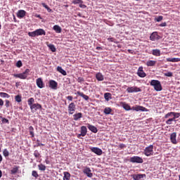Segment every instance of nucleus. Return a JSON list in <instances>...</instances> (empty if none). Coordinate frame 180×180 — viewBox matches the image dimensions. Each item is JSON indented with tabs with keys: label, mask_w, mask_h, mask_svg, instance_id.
<instances>
[{
	"label": "nucleus",
	"mask_w": 180,
	"mask_h": 180,
	"mask_svg": "<svg viewBox=\"0 0 180 180\" xmlns=\"http://www.w3.org/2000/svg\"><path fill=\"white\" fill-rule=\"evenodd\" d=\"M137 75L140 77V78H145V77H147V74L144 72V70H143V67H139L137 72Z\"/></svg>",
	"instance_id": "nucleus-12"
},
{
	"label": "nucleus",
	"mask_w": 180,
	"mask_h": 180,
	"mask_svg": "<svg viewBox=\"0 0 180 180\" xmlns=\"http://www.w3.org/2000/svg\"><path fill=\"white\" fill-rule=\"evenodd\" d=\"M156 63L157 62L155 60H149L146 63V65L148 67H154V65H155Z\"/></svg>",
	"instance_id": "nucleus-30"
},
{
	"label": "nucleus",
	"mask_w": 180,
	"mask_h": 180,
	"mask_svg": "<svg viewBox=\"0 0 180 180\" xmlns=\"http://www.w3.org/2000/svg\"><path fill=\"white\" fill-rule=\"evenodd\" d=\"M17 16L20 18L22 19V18H25L26 16V11L24 10H20L17 13Z\"/></svg>",
	"instance_id": "nucleus-17"
},
{
	"label": "nucleus",
	"mask_w": 180,
	"mask_h": 180,
	"mask_svg": "<svg viewBox=\"0 0 180 180\" xmlns=\"http://www.w3.org/2000/svg\"><path fill=\"white\" fill-rule=\"evenodd\" d=\"M108 41H111L112 43H116V39L113 37L108 38Z\"/></svg>",
	"instance_id": "nucleus-52"
},
{
	"label": "nucleus",
	"mask_w": 180,
	"mask_h": 180,
	"mask_svg": "<svg viewBox=\"0 0 180 180\" xmlns=\"http://www.w3.org/2000/svg\"><path fill=\"white\" fill-rule=\"evenodd\" d=\"M32 175L34 178H39V174L37 173V172L36 170H34L32 172Z\"/></svg>",
	"instance_id": "nucleus-47"
},
{
	"label": "nucleus",
	"mask_w": 180,
	"mask_h": 180,
	"mask_svg": "<svg viewBox=\"0 0 180 180\" xmlns=\"http://www.w3.org/2000/svg\"><path fill=\"white\" fill-rule=\"evenodd\" d=\"M160 27H165L167 26V22H162L160 25Z\"/></svg>",
	"instance_id": "nucleus-59"
},
{
	"label": "nucleus",
	"mask_w": 180,
	"mask_h": 180,
	"mask_svg": "<svg viewBox=\"0 0 180 180\" xmlns=\"http://www.w3.org/2000/svg\"><path fill=\"white\" fill-rule=\"evenodd\" d=\"M38 168H39V171H46V165H44L43 164L39 165Z\"/></svg>",
	"instance_id": "nucleus-38"
},
{
	"label": "nucleus",
	"mask_w": 180,
	"mask_h": 180,
	"mask_svg": "<svg viewBox=\"0 0 180 180\" xmlns=\"http://www.w3.org/2000/svg\"><path fill=\"white\" fill-rule=\"evenodd\" d=\"M11 101H9V100L6 99L5 100V106L6 108H9V106H11Z\"/></svg>",
	"instance_id": "nucleus-49"
},
{
	"label": "nucleus",
	"mask_w": 180,
	"mask_h": 180,
	"mask_svg": "<svg viewBox=\"0 0 180 180\" xmlns=\"http://www.w3.org/2000/svg\"><path fill=\"white\" fill-rule=\"evenodd\" d=\"M27 103L30 105V108L34 104V98H30L27 100Z\"/></svg>",
	"instance_id": "nucleus-36"
},
{
	"label": "nucleus",
	"mask_w": 180,
	"mask_h": 180,
	"mask_svg": "<svg viewBox=\"0 0 180 180\" xmlns=\"http://www.w3.org/2000/svg\"><path fill=\"white\" fill-rule=\"evenodd\" d=\"M57 86H58L57 82L54 80L49 81V88H51V89H57Z\"/></svg>",
	"instance_id": "nucleus-15"
},
{
	"label": "nucleus",
	"mask_w": 180,
	"mask_h": 180,
	"mask_svg": "<svg viewBox=\"0 0 180 180\" xmlns=\"http://www.w3.org/2000/svg\"><path fill=\"white\" fill-rule=\"evenodd\" d=\"M103 112L105 115H110V113H112V108L107 107L104 109Z\"/></svg>",
	"instance_id": "nucleus-33"
},
{
	"label": "nucleus",
	"mask_w": 180,
	"mask_h": 180,
	"mask_svg": "<svg viewBox=\"0 0 180 180\" xmlns=\"http://www.w3.org/2000/svg\"><path fill=\"white\" fill-rule=\"evenodd\" d=\"M72 4H74V5H77L78 4H84V1L82 0H73L72 1Z\"/></svg>",
	"instance_id": "nucleus-41"
},
{
	"label": "nucleus",
	"mask_w": 180,
	"mask_h": 180,
	"mask_svg": "<svg viewBox=\"0 0 180 180\" xmlns=\"http://www.w3.org/2000/svg\"><path fill=\"white\" fill-rule=\"evenodd\" d=\"M22 65H23V64L22 63V60H18L16 63V67H18V68H20V67H22Z\"/></svg>",
	"instance_id": "nucleus-51"
},
{
	"label": "nucleus",
	"mask_w": 180,
	"mask_h": 180,
	"mask_svg": "<svg viewBox=\"0 0 180 180\" xmlns=\"http://www.w3.org/2000/svg\"><path fill=\"white\" fill-rule=\"evenodd\" d=\"M127 92H128V94H133L134 92H141V89L137 86L128 87L127 89Z\"/></svg>",
	"instance_id": "nucleus-6"
},
{
	"label": "nucleus",
	"mask_w": 180,
	"mask_h": 180,
	"mask_svg": "<svg viewBox=\"0 0 180 180\" xmlns=\"http://www.w3.org/2000/svg\"><path fill=\"white\" fill-rule=\"evenodd\" d=\"M53 30H55L56 33H61V27L59 25H54Z\"/></svg>",
	"instance_id": "nucleus-32"
},
{
	"label": "nucleus",
	"mask_w": 180,
	"mask_h": 180,
	"mask_svg": "<svg viewBox=\"0 0 180 180\" xmlns=\"http://www.w3.org/2000/svg\"><path fill=\"white\" fill-rule=\"evenodd\" d=\"M166 61L168 63H179L180 58H167Z\"/></svg>",
	"instance_id": "nucleus-20"
},
{
	"label": "nucleus",
	"mask_w": 180,
	"mask_h": 180,
	"mask_svg": "<svg viewBox=\"0 0 180 180\" xmlns=\"http://www.w3.org/2000/svg\"><path fill=\"white\" fill-rule=\"evenodd\" d=\"M170 140L172 144H177L178 141H176V132H173L170 135Z\"/></svg>",
	"instance_id": "nucleus-14"
},
{
	"label": "nucleus",
	"mask_w": 180,
	"mask_h": 180,
	"mask_svg": "<svg viewBox=\"0 0 180 180\" xmlns=\"http://www.w3.org/2000/svg\"><path fill=\"white\" fill-rule=\"evenodd\" d=\"M37 144L38 146H44V144L41 143L39 139L37 140Z\"/></svg>",
	"instance_id": "nucleus-57"
},
{
	"label": "nucleus",
	"mask_w": 180,
	"mask_h": 180,
	"mask_svg": "<svg viewBox=\"0 0 180 180\" xmlns=\"http://www.w3.org/2000/svg\"><path fill=\"white\" fill-rule=\"evenodd\" d=\"M0 96L1 98H7V99H8V98H11V96L8 94V93L5 92H0Z\"/></svg>",
	"instance_id": "nucleus-34"
},
{
	"label": "nucleus",
	"mask_w": 180,
	"mask_h": 180,
	"mask_svg": "<svg viewBox=\"0 0 180 180\" xmlns=\"http://www.w3.org/2000/svg\"><path fill=\"white\" fill-rule=\"evenodd\" d=\"M18 171H19V166H14L11 170V174L15 175V174H17Z\"/></svg>",
	"instance_id": "nucleus-26"
},
{
	"label": "nucleus",
	"mask_w": 180,
	"mask_h": 180,
	"mask_svg": "<svg viewBox=\"0 0 180 180\" xmlns=\"http://www.w3.org/2000/svg\"><path fill=\"white\" fill-rule=\"evenodd\" d=\"M76 94L83 98V99H84L85 101H88L89 99V96L85 95L83 92L77 91Z\"/></svg>",
	"instance_id": "nucleus-22"
},
{
	"label": "nucleus",
	"mask_w": 180,
	"mask_h": 180,
	"mask_svg": "<svg viewBox=\"0 0 180 180\" xmlns=\"http://www.w3.org/2000/svg\"><path fill=\"white\" fill-rule=\"evenodd\" d=\"M35 33L37 34V36H46V31H44V30L43 29H38L35 30Z\"/></svg>",
	"instance_id": "nucleus-19"
},
{
	"label": "nucleus",
	"mask_w": 180,
	"mask_h": 180,
	"mask_svg": "<svg viewBox=\"0 0 180 180\" xmlns=\"http://www.w3.org/2000/svg\"><path fill=\"white\" fill-rule=\"evenodd\" d=\"M15 102L20 103V102H22V96H20V95L15 96Z\"/></svg>",
	"instance_id": "nucleus-37"
},
{
	"label": "nucleus",
	"mask_w": 180,
	"mask_h": 180,
	"mask_svg": "<svg viewBox=\"0 0 180 180\" xmlns=\"http://www.w3.org/2000/svg\"><path fill=\"white\" fill-rule=\"evenodd\" d=\"M131 178L134 180H140V179H143V178H147V175H146V174H132Z\"/></svg>",
	"instance_id": "nucleus-9"
},
{
	"label": "nucleus",
	"mask_w": 180,
	"mask_h": 180,
	"mask_svg": "<svg viewBox=\"0 0 180 180\" xmlns=\"http://www.w3.org/2000/svg\"><path fill=\"white\" fill-rule=\"evenodd\" d=\"M63 180H70L71 179V174L68 172H63Z\"/></svg>",
	"instance_id": "nucleus-23"
},
{
	"label": "nucleus",
	"mask_w": 180,
	"mask_h": 180,
	"mask_svg": "<svg viewBox=\"0 0 180 180\" xmlns=\"http://www.w3.org/2000/svg\"><path fill=\"white\" fill-rule=\"evenodd\" d=\"M48 47L49 49L51 50V51H52V53H56V46H54V44H48Z\"/></svg>",
	"instance_id": "nucleus-31"
},
{
	"label": "nucleus",
	"mask_w": 180,
	"mask_h": 180,
	"mask_svg": "<svg viewBox=\"0 0 180 180\" xmlns=\"http://www.w3.org/2000/svg\"><path fill=\"white\" fill-rule=\"evenodd\" d=\"M3 155L6 158L9 157V151L8 150V149H4Z\"/></svg>",
	"instance_id": "nucleus-40"
},
{
	"label": "nucleus",
	"mask_w": 180,
	"mask_h": 180,
	"mask_svg": "<svg viewBox=\"0 0 180 180\" xmlns=\"http://www.w3.org/2000/svg\"><path fill=\"white\" fill-rule=\"evenodd\" d=\"M130 162L136 163V164H143V158L139 156H133L130 158Z\"/></svg>",
	"instance_id": "nucleus-5"
},
{
	"label": "nucleus",
	"mask_w": 180,
	"mask_h": 180,
	"mask_svg": "<svg viewBox=\"0 0 180 180\" xmlns=\"http://www.w3.org/2000/svg\"><path fill=\"white\" fill-rule=\"evenodd\" d=\"M96 50H102V47H101V46H97V47H96Z\"/></svg>",
	"instance_id": "nucleus-63"
},
{
	"label": "nucleus",
	"mask_w": 180,
	"mask_h": 180,
	"mask_svg": "<svg viewBox=\"0 0 180 180\" xmlns=\"http://www.w3.org/2000/svg\"><path fill=\"white\" fill-rule=\"evenodd\" d=\"M88 129L90 130V131H92V133H98V128L94 125L88 124Z\"/></svg>",
	"instance_id": "nucleus-21"
},
{
	"label": "nucleus",
	"mask_w": 180,
	"mask_h": 180,
	"mask_svg": "<svg viewBox=\"0 0 180 180\" xmlns=\"http://www.w3.org/2000/svg\"><path fill=\"white\" fill-rule=\"evenodd\" d=\"M150 84L151 86H153L155 91H157V92L162 91V85H161V82L159 80L153 79L150 82Z\"/></svg>",
	"instance_id": "nucleus-1"
},
{
	"label": "nucleus",
	"mask_w": 180,
	"mask_h": 180,
	"mask_svg": "<svg viewBox=\"0 0 180 180\" xmlns=\"http://www.w3.org/2000/svg\"><path fill=\"white\" fill-rule=\"evenodd\" d=\"M96 78L97 81H103L104 78L103 76L102 75V73L98 72L96 75Z\"/></svg>",
	"instance_id": "nucleus-27"
},
{
	"label": "nucleus",
	"mask_w": 180,
	"mask_h": 180,
	"mask_svg": "<svg viewBox=\"0 0 180 180\" xmlns=\"http://www.w3.org/2000/svg\"><path fill=\"white\" fill-rule=\"evenodd\" d=\"M79 8H82V9H85L86 8V5L84 4H80L79 5Z\"/></svg>",
	"instance_id": "nucleus-55"
},
{
	"label": "nucleus",
	"mask_w": 180,
	"mask_h": 180,
	"mask_svg": "<svg viewBox=\"0 0 180 180\" xmlns=\"http://www.w3.org/2000/svg\"><path fill=\"white\" fill-rule=\"evenodd\" d=\"M143 153L146 157H150V155H154V146L150 145L149 146L146 147L144 150Z\"/></svg>",
	"instance_id": "nucleus-3"
},
{
	"label": "nucleus",
	"mask_w": 180,
	"mask_h": 180,
	"mask_svg": "<svg viewBox=\"0 0 180 180\" xmlns=\"http://www.w3.org/2000/svg\"><path fill=\"white\" fill-rule=\"evenodd\" d=\"M19 85H20V83L18 82H17L15 83V86H16V88H18V86H19Z\"/></svg>",
	"instance_id": "nucleus-61"
},
{
	"label": "nucleus",
	"mask_w": 180,
	"mask_h": 180,
	"mask_svg": "<svg viewBox=\"0 0 180 180\" xmlns=\"http://www.w3.org/2000/svg\"><path fill=\"white\" fill-rule=\"evenodd\" d=\"M42 6L46 8L48 6L46 4L43 3Z\"/></svg>",
	"instance_id": "nucleus-62"
},
{
	"label": "nucleus",
	"mask_w": 180,
	"mask_h": 180,
	"mask_svg": "<svg viewBox=\"0 0 180 180\" xmlns=\"http://www.w3.org/2000/svg\"><path fill=\"white\" fill-rule=\"evenodd\" d=\"M84 174H85V175H86V176H88L89 178H92V176H94V174L91 172V168L86 167L83 170Z\"/></svg>",
	"instance_id": "nucleus-10"
},
{
	"label": "nucleus",
	"mask_w": 180,
	"mask_h": 180,
	"mask_svg": "<svg viewBox=\"0 0 180 180\" xmlns=\"http://www.w3.org/2000/svg\"><path fill=\"white\" fill-rule=\"evenodd\" d=\"M79 119H82V112H77L73 115V120H75V122H77V120H79Z\"/></svg>",
	"instance_id": "nucleus-18"
},
{
	"label": "nucleus",
	"mask_w": 180,
	"mask_h": 180,
	"mask_svg": "<svg viewBox=\"0 0 180 180\" xmlns=\"http://www.w3.org/2000/svg\"><path fill=\"white\" fill-rule=\"evenodd\" d=\"M0 119H1V122L2 123H8L9 124V120L5 118V117H3L2 116H0Z\"/></svg>",
	"instance_id": "nucleus-43"
},
{
	"label": "nucleus",
	"mask_w": 180,
	"mask_h": 180,
	"mask_svg": "<svg viewBox=\"0 0 180 180\" xmlns=\"http://www.w3.org/2000/svg\"><path fill=\"white\" fill-rule=\"evenodd\" d=\"M168 117H174V112H168L165 115V119H168Z\"/></svg>",
	"instance_id": "nucleus-39"
},
{
	"label": "nucleus",
	"mask_w": 180,
	"mask_h": 180,
	"mask_svg": "<svg viewBox=\"0 0 180 180\" xmlns=\"http://www.w3.org/2000/svg\"><path fill=\"white\" fill-rule=\"evenodd\" d=\"M132 110H136V112H147V108L141 106V105H135L131 108Z\"/></svg>",
	"instance_id": "nucleus-8"
},
{
	"label": "nucleus",
	"mask_w": 180,
	"mask_h": 180,
	"mask_svg": "<svg viewBox=\"0 0 180 180\" xmlns=\"http://www.w3.org/2000/svg\"><path fill=\"white\" fill-rule=\"evenodd\" d=\"M152 54L156 57H160V56H161V51H160V49H153L152 51Z\"/></svg>",
	"instance_id": "nucleus-24"
},
{
	"label": "nucleus",
	"mask_w": 180,
	"mask_h": 180,
	"mask_svg": "<svg viewBox=\"0 0 180 180\" xmlns=\"http://www.w3.org/2000/svg\"><path fill=\"white\" fill-rule=\"evenodd\" d=\"M91 151H92V153H94V154H96L97 155H102L103 153L102 151V149L96 147L91 148Z\"/></svg>",
	"instance_id": "nucleus-11"
},
{
	"label": "nucleus",
	"mask_w": 180,
	"mask_h": 180,
	"mask_svg": "<svg viewBox=\"0 0 180 180\" xmlns=\"http://www.w3.org/2000/svg\"><path fill=\"white\" fill-rule=\"evenodd\" d=\"M29 130L31 137H34V128L32 126H30Z\"/></svg>",
	"instance_id": "nucleus-35"
},
{
	"label": "nucleus",
	"mask_w": 180,
	"mask_h": 180,
	"mask_svg": "<svg viewBox=\"0 0 180 180\" xmlns=\"http://www.w3.org/2000/svg\"><path fill=\"white\" fill-rule=\"evenodd\" d=\"M86 133H88V129H86V127H81V134H79L77 135V139H81V136L82 137H85L86 136Z\"/></svg>",
	"instance_id": "nucleus-7"
},
{
	"label": "nucleus",
	"mask_w": 180,
	"mask_h": 180,
	"mask_svg": "<svg viewBox=\"0 0 180 180\" xmlns=\"http://www.w3.org/2000/svg\"><path fill=\"white\" fill-rule=\"evenodd\" d=\"M36 82L38 88H40V89L44 88V83L43 82V79L38 78L37 79Z\"/></svg>",
	"instance_id": "nucleus-16"
},
{
	"label": "nucleus",
	"mask_w": 180,
	"mask_h": 180,
	"mask_svg": "<svg viewBox=\"0 0 180 180\" xmlns=\"http://www.w3.org/2000/svg\"><path fill=\"white\" fill-rule=\"evenodd\" d=\"M34 156L35 158H40V153H39V150H35L34 152Z\"/></svg>",
	"instance_id": "nucleus-45"
},
{
	"label": "nucleus",
	"mask_w": 180,
	"mask_h": 180,
	"mask_svg": "<svg viewBox=\"0 0 180 180\" xmlns=\"http://www.w3.org/2000/svg\"><path fill=\"white\" fill-rule=\"evenodd\" d=\"M178 117H179V113L173 112L172 118L175 120V119H178Z\"/></svg>",
	"instance_id": "nucleus-50"
},
{
	"label": "nucleus",
	"mask_w": 180,
	"mask_h": 180,
	"mask_svg": "<svg viewBox=\"0 0 180 180\" xmlns=\"http://www.w3.org/2000/svg\"><path fill=\"white\" fill-rule=\"evenodd\" d=\"M122 108L125 110H132L131 108L130 107V105L126 103H122Z\"/></svg>",
	"instance_id": "nucleus-29"
},
{
	"label": "nucleus",
	"mask_w": 180,
	"mask_h": 180,
	"mask_svg": "<svg viewBox=\"0 0 180 180\" xmlns=\"http://www.w3.org/2000/svg\"><path fill=\"white\" fill-rule=\"evenodd\" d=\"M66 99H68V101H69L70 102H72V99H74V98L72 97V96H66Z\"/></svg>",
	"instance_id": "nucleus-53"
},
{
	"label": "nucleus",
	"mask_w": 180,
	"mask_h": 180,
	"mask_svg": "<svg viewBox=\"0 0 180 180\" xmlns=\"http://www.w3.org/2000/svg\"><path fill=\"white\" fill-rule=\"evenodd\" d=\"M57 71H58V72L62 74V75H67V72L65 70H64V69H63V68L61 66L57 67Z\"/></svg>",
	"instance_id": "nucleus-25"
},
{
	"label": "nucleus",
	"mask_w": 180,
	"mask_h": 180,
	"mask_svg": "<svg viewBox=\"0 0 180 180\" xmlns=\"http://www.w3.org/2000/svg\"><path fill=\"white\" fill-rule=\"evenodd\" d=\"M158 36V34L157 33V32H153L150 37V40H152V41H154L155 39H157Z\"/></svg>",
	"instance_id": "nucleus-28"
},
{
	"label": "nucleus",
	"mask_w": 180,
	"mask_h": 180,
	"mask_svg": "<svg viewBox=\"0 0 180 180\" xmlns=\"http://www.w3.org/2000/svg\"><path fill=\"white\" fill-rule=\"evenodd\" d=\"M48 12H51V8H50V7L47 9Z\"/></svg>",
	"instance_id": "nucleus-64"
},
{
	"label": "nucleus",
	"mask_w": 180,
	"mask_h": 180,
	"mask_svg": "<svg viewBox=\"0 0 180 180\" xmlns=\"http://www.w3.org/2000/svg\"><path fill=\"white\" fill-rule=\"evenodd\" d=\"M29 72H30V70L26 69L22 73L13 74V77L15 78H20V79H26L27 75H29Z\"/></svg>",
	"instance_id": "nucleus-2"
},
{
	"label": "nucleus",
	"mask_w": 180,
	"mask_h": 180,
	"mask_svg": "<svg viewBox=\"0 0 180 180\" xmlns=\"http://www.w3.org/2000/svg\"><path fill=\"white\" fill-rule=\"evenodd\" d=\"M162 19H164V17H162V15H160L158 18H155V22H161V20H162Z\"/></svg>",
	"instance_id": "nucleus-48"
},
{
	"label": "nucleus",
	"mask_w": 180,
	"mask_h": 180,
	"mask_svg": "<svg viewBox=\"0 0 180 180\" xmlns=\"http://www.w3.org/2000/svg\"><path fill=\"white\" fill-rule=\"evenodd\" d=\"M0 106H4V100L2 98H0Z\"/></svg>",
	"instance_id": "nucleus-60"
},
{
	"label": "nucleus",
	"mask_w": 180,
	"mask_h": 180,
	"mask_svg": "<svg viewBox=\"0 0 180 180\" xmlns=\"http://www.w3.org/2000/svg\"><path fill=\"white\" fill-rule=\"evenodd\" d=\"M174 121H175L174 118L172 117L166 121V124H172Z\"/></svg>",
	"instance_id": "nucleus-44"
},
{
	"label": "nucleus",
	"mask_w": 180,
	"mask_h": 180,
	"mask_svg": "<svg viewBox=\"0 0 180 180\" xmlns=\"http://www.w3.org/2000/svg\"><path fill=\"white\" fill-rule=\"evenodd\" d=\"M112 94L110 93H105L104 94V98L105 101H109V96H111Z\"/></svg>",
	"instance_id": "nucleus-46"
},
{
	"label": "nucleus",
	"mask_w": 180,
	"mask_h": 180,
	"mask_svg": "<svg viewBox=\"0 0 180 180\" xmlns=\"http://www.w3.org/2000/svg\"><path fill=\"white\" fill-rule=\"evenodd\" d=\"M165 77H172V72H169L166 74H165Z\"/></svg>",
	"instance_id": "nucleus-58"
},
{
	"label": "nucleus",
	"mask_w": 180,
	"mask_h": 180,
	"mask_svg": "<svg viewBox=\"0 0 180 180\" xmlns=\"http://www.w3.org/2000/svg\"><path fill=\"white\" fill-rule=\"evenodd\" d=\"M32 112L41 109V105L39 103H34L30 107Z\"/></svg>",
	"instance_id": "nucleus-13"
},
{
	"label": "nucleus",
	"mask_w": 180,
	"mask_h": 180,
	"mask_svg": "<svg viewBox=\"0 0 180 180\" xmlns=\"http://www.w3.org/2000/svg\"><path fill=\"white\" fill-rule=\"evenodd\" d=\"M84 77H78L77 82H84Z\"/></svg>",
	"instance_id": "nucleus-56"
},
{
	"label": "nucleus",
	"mask_w": 180,
	"mask_h": 180,
	"mask_svg": "<svg viewBox=\"0 0 180 180\" xmlns=\"http://www.w3.org/2000/svg\"><path fill=\"white\" fill-rule=\"evenodd\" d=\"M77 110V107L75 103H70L68 107V112L69 115H74Z\"/></svg>",
	"instance_id": "nucleus-4"
},
{
	"label": "nucleus",
	"mask_w": 180,
	"mask_h": 180,
	"mask_svg": "<svg viewBox=\"0 0 180 180\" xmlns=\"http://www.w3.org/2000/svg\"><path fill=\"white\" fill-rule=\"evenodd\" d=\"M119 148H120L121 150H123V148H126V146L124 143H120L119 145Z\"/></svg>",
	"instance_id": "nucleus-54"
},
{
	"label": "nucleus",
	"mask_w": 180,
	"mask_h": 180,
	"mask_svg": "<svg viewBox=\"0 0 180 180\" xmlns=\"http://www.w3.org/2000/svg\"><path fill=\"white\" fill-rule=\"evenodd\" d=\"M28 36H30V37H36L37 34H36V31H33L31 32H28Z\"/></svg>",
	"instance_id": "nucleus-42"
}]
</instances>
